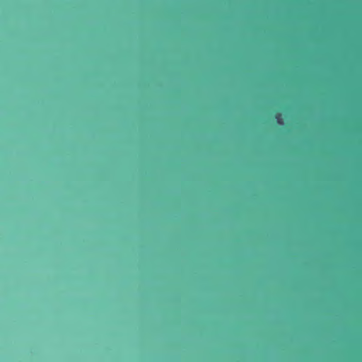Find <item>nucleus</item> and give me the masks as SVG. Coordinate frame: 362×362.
<instances>
[{
    "mask_svg": "<svg viewBox=\"0 0 362 362\" xmlns=\"http://www.w3.org/2000/svg\"><path fill=\"white\" fill-rule=\"evenodd\" d=\"M275 118L277 119V122L279 124H282V121H281V114L279 113V112H277L276 115H275Z\"/></svg>",
    "mask_w": 362,
    "mask_h": 362,
    "instance_id": "nucleus-1",
    "label": "nucleus"
}]
</instances>
